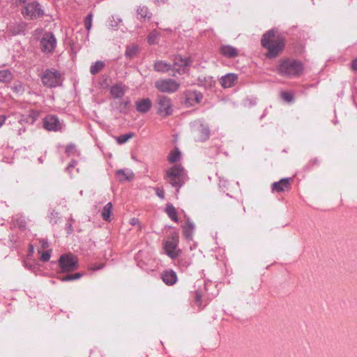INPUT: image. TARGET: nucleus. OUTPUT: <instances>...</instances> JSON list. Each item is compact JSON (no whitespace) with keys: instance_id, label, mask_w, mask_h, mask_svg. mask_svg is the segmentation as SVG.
<instances>
[{"instance_id":"dca6fc26","label":"nucleus","mask_w":357,"mask_h":357,"mask_svg":"<svg viewBox=\"0 0 357 357\" xmlns=\"http://www.w3.org/2000/svg\"><path fill=\"white\" fill-rule=\"evenodd\" d=\"M127 89V86L122 83H117L111 86L110 94L115 99L121 98L124 96Z\"/></svg>"},{"instance_id":"0eeeda50","label":"nucleus","mask_w":357,"mask_h":357,"mask_svg":"<svg viewBox=\"0 0 357 357\" xmlns=\"http://www.w3.org/2000/svg\"><path fill=\"white\" fill-rule=\"evenodd\" d=\"M56 39L54 34L47 32L43 34L40 39V50L45 54H52L56 47Z\"/></svg>"},{"instance_id":"09e8293b","label":"nucleus","mask_w":357,"mask_h":357,"mask_svg":"<svg viewBox=\"0 0 357 357\" xmlns=\"http://www.w3.org/2000/svg\"><path fill=\"white\" fill-rule=\"evenodd\" d=\"M310 163L312 164V165H317L318 164V160L317 158L312 160L310 161Z\"/></svg>"},{"instance_id":"5701e85b","label":"nucleus","mask_w":357,"mask_h":357,"mask_svg":"<svg viewBox=\"0 0 357 357\" xmlns=\"http://www.w3.org/2000/svg\"><path fill=\"white\" fill-rule=\"evenodd\" d=\"M171 68V64L163 61H157L154 63L153 69L154 70L160 73H166L168 72Z\"/></svg>"},{"instance_id":"473e14b6","label":"nucleus","mask_w":357,"mask_h":357,"mask_svg":"<svg viewBox=\"0 0 357 357\" xmlns=\"http://www.w3.org/2000/svg\"><path fill=\"white\" fill-rule=\"evenodd\" d=\"M93 14L89 13L84 20V25L88 31H89L92 26Z\"/></svg>"},{"instance_id":"c85d7f7f","label":"nucleus","mask_w":357,"mask_h":357,"mask_svg":"<svg viewBox=\"0 0 357 357\" xmlns=\"http://www.w3.org/2000/svg\"><path fill=\"white\" fill-rule=\"evenodd\" d=\"M181 155V153L180 151L178 150V149H177V148L174 149V150H172L170 152V153L168 156L169 162L170 163H174V162H177L178 160H179Z\"/></svg>"},{"instance_id":"603ef678","label":"nucleus","mask_w":357,"mask_h":357,"mask_svg":"<svg viewBox=\"0 0 357 357\" xmlns=\"http://www.w3.org/2000/svg\"><path fill=\"white\" fill-rule=\"evenodd\" d=\"M79 194H80V195H83V191H82V190H81V191L79 192Z\"/></svg>"},{"instance_id":"49530a36","label":"nucleus","mask_w":357,"mask_h":357,"mask_svg":"<svg viewBox=\"0 0 357 357\" xmlns=\"http://www.w3.org/2000/svg\"><path fill=\"white\" fill-rule=\"evenodd\" d=\"M82 276V274L80 273H76L73 274V280H78Z\"/></svg>"},{"instance_id":"9d476101","label":"nucleus","mask_w":357,"mask_h":357,"mask_svg":"<svg viewBox=\"0 0 357 357\" xmlns=\"http://www.w3.org/2000/svg\"><path fill=\"white\" fill-rule=\"evenodd\" d=\"M155 86L163 93H174L179 87V84L172 79H160L155 82Z\"/></svg>"},{"instance_id":"de8ad7c7","label":"nucleus","mask_w":357,"mask_h":357,"mask_svg":"<svg viewBox=\"0 0 357 357\" xmlns=\"http://www.w3.org/2000/svg\"><path fill=\"white\" fill-rule=\"evenodd\" d=\"M16 3H24L26 4L27 0H15Z\"/></svg>"},{"instance_id":"37998d69","label":"nucleus","mask_w":357,"mask_h":357,"mask_svg":"<svg viewBox=\"0 0 357 357\" xmlns=\"http://www.w3.org/2000/svg\"><path fill=\"white\" fill-rule=\"evenodd\" d=\"M130 225L135 226V225H139V221L137 218H133L130 219Z\"/></svg>"},{"instance_id":"bb28decb","label":"nucleus","mask_w":357,"mask_h":357,"mask_svg":"<svg viewBox=\"0 0 357 357\" xmlns=\"http://www.w3.org/2000/svg\"><path fill=\"white\" fill-rule=\"evenodd\" d=\"M13 79V75L11 72L7 69L0 70V82H9Z\"/></svg>"},{"instance_id":"aec40b11","label":"nucleus","mask_w":357,"mask_h":357,"mask_svg":"<svg viewBox=\"0 0 357 357\" xmlns=\"http://www.w3.org/2000/svg\"><path fill=\"white\" fill-rule=\"evenodd\" d=\"M162 281L167 285H173L177 281L176 273L172 270L165 271L162 274Z\"/></svg>"},{"instance_id":"f8f14e48","label":"nucleus","mask_w":357,"mask_h":357,"mask_svg":"<svg viewBox=\"0 0 357 357\" xmlns=\"http://www.w3.org/2000/svg\"><path fill=\"white\" fill-rule=\"evenodd\" d=\"M44 127L50 131H57L61 128V124L57 116L48 115L44 119Z\"/></svg>"},{"instance_id":"20e7f679","label":"nucleus","mask_w":357,"mask_h":357,"mask_svg":"<svg viewBox=\"0 0 357 357\" xmlns=\"http://www.w3.org/2000/svg\"><path fill=\"white\" fill-rule=\"evenodd\" d=\"M192 132L195 139L198 142L206 141L209 138L211 132L208 125L201 120H197L192 123Z\"/></svg>"},{"instance_id":"ea45409f","label":"nucleus","mask_w":357,"mask_h":357,"mask_svg":"<svg viewBox=\"0 0 357 357\" xmlns=\"http://www.w3.org/2000/svg\"><path fill=\"white\" fill-rule=\"evenodd\" d=\"M40 244L42 249H47L49 247L48 242L44 239L40 240Z\"/></svg>"},{"instance_id":"f03ea898","label":"nucleus","mask_w":357,"mask_h":357,"mask_svg":"<svg viewBox=\"0 0 357 357\" xmlns=\"http://www.w3.org/2000/svg\"><path fill=\"white\" fill-rule=\"evenodd\" d=\"M165 178L172 186L180 188L187 181L188 176L184 168L181 165H176L166 171ZM176 192H178V189Z\"/></svg>"},{"instance_id":"a878e982","label":"nucleus","mask_w":357,"mask_h":357,"mask_svg":"<svg viewBox=\"0 0 357 357\" xmlns=\"http://www.w3.org/2000/svg\"><path fill=\"white\" fill-rule=\"evenodd\" d=\"M165 211L167 213V215H169V217L173 221H174L175 222H178L177 213H176L175 208L174 207V206L172 204H168L166 206Z\"/></svg>"},{"instance_id":"864d4df0","label":"nucleus","mask_w":357,"mask_h":357,"mask_svg":"<svg viewBox=\"0 0 357 357\" xmlns=\"http://www.w3.org/2000/svg\"><path fill=\"white\" fill-rule=\"evenodd\" d=\"M33 250V248H32V247H31V248H30V250H31V251H32Z\"/></svg>"},{"instance_id":"393cba45","label":"nucleus","mask_w":357,"mask_h":357,"mask_svg":"<svg viewBox=\"0 0 357 357\" xmlns=\"http://www.w3.org/2000/svg\"><path fill=\"white\" fill-rule=\"evenodd\" d=\"M105 66V63L102 61H97L93 63L90 67V73L92 75L98 73Z\"/></svg>"},{"instance_id":"4c0bfd02","label":"nucleus","mask_w":357,"mask_h":357,"mask_svg":"<svg viewBox=\"0 0 357 357\" xmlns=\"http://www.w3.org/2000/svg\"><path fill=\"white\" fill-rule=\"evenodd\" d=\"M155 192H156V195L162 199H163L165 198V192H164V190L163 189H160V188H155Z\"/></svg>"},{"instance_id":"b1692460","label":"nucleus","mask_w":357,"mask_h":357,"mask_svg":"<svg viewBox=\"0 0 357 357\" xmlns=\"http://www.w3.org/2000/svg\"><path fill=\"white\" fill-rule=\"evenodd\" d=\"M112 204L111 202H108L103 208L101 212V216L105 221L109 222L111 220V215L112 211Z\"/></svg>"},{"instance_id":"3c124183","label":"nucleus","mask_w":357,"mask_h":357,"mask_svg":"<svg viewBox=\"0 0 357 357\" xmlns=\"http://www.w3.org/2000/svg\"><path fill=\"white\" fill-rule=\"evenodd\" d=\"M155 1L159 3V2H163L164 0H155Z\"/></svg>"},{"instance_id":"4468645a","label":"nucleus","mask_w":357,"mask_h":357,"mask_svg":"<svg viewBox=\"0 0 357 357\" xmlns=\"http://www.w3.org/2000/svg\"><path fill=\"white\" fill-rule=\"evenodd\" d=\"M184 96L185 104L190 106L199 103L203 98L202 94L197 91H188Z\"/></svg>"},{"instance_id":"a211bd4d","label":"nucleus","mask_w":357,"mask_h":357,"mask_svg":"<svg viewBox=\"0 0 357 357\" xmlns=\"http://www.w3.org/2000/svg\"><path fill=\"white\" fill-rule=\"evenodd\" d=\"M137 110L142 114L148 112L151 107L152 102L149 98H143L135 102Z\"/></svg>"},{"instance_id":"7ed1b4c3","label":"nucleus","mask_w":357,"mask_h":357,"mask_svg":"<svg viewBox=\"0 0 357 357\" xmlns=\"http://www.w3.org/2000/svg\"><path fill=\"white\" fill-rule=\"evenodd\" d=\"M303 70V64L300 61L291 59L281 61L278 67V73L284 77L300 75Z\"/></svg>"},{"instance_id":"ddd939ff","label":"nucleus","mask_w":357,"mask_h":357,"mask_svg":"<svg viewBox=\"0 0 357 357\" xmlns=\"http://www.w3.org/2000/svg\"><path fill=\"white\" fill-rule=\"evenodd\" d=\"M178 241V238L174 236L172 240L167 241L165 245V250L167 255L172 259L178 256V250H176Z\"/></svg>"},{"instance_id":"c756f323","label":"nucleus","mask_w":357,"mask_h":357,"mask_svg":"<svg viewBox=\"0 0 357 357\" xmlns=\"http://www.w3.org/2000/svg\"><path fill=\"white\" fill-rule=\"evenodd\" d=\"M134 136L132 132H129L125 135H121L116 137V142L119 144H122L128 142Z\"/></svg>"},{"instance_id":"6ab92c4d","label":"nucleus","mask_w":357,"mask_h":357,"mask_svg":"<svg viewBox=\"0 0 357 357\" xmlns=\"http://www.w3.org/2000/svg\"><path fill=\"white\" fill-rule=\"evenodd\" d=\"M238 76L234 73H229L221 77V85L224 88H230L237 82Z\"/></svg>"},{"instance_id":"a19ab883","label":"nucleus","mask_w":357,"mask_h":357,"mask_svg":"<svg viewBox=\"0 0 357 357\" xmlns=\"http://www.w3.org/2000/svg\"><path fill=\"white\" fill-rule=\"evenodd\" d=\"M62 282H68L70 280H73V274L68 275L63 278L60 279Z\"/></svg>"},{"instance_id":"412c9836","label":"nucleus","mask_w":357,"mask_h":357,"mask_svg":"<svg viewBox=\"0 0 357 357\" xmlns=\"http://www.w3.org/2000/svg\"><path fill=\"white\" fill-rule=\"evenodd\" d=\"M116 176L121 182L130 181L134 177V174L130 169H119L116 171Z\"/></svg>"},{"instance_id":"a18cd8bd","label":"nucleus","mask_w":357,"mask_h":357,"mask_svg":"<svg viewBox=\"0 0 357 357\" xmlns=\"http://www.w3.org/2000/svg\"><path fill=\"white\" fill-rule=\"evenodd\" d=\"M6 116L4 115H0V128L4 124Z\"/></svg>"},{"instance_id":"423d86ee","label":"nucleus","mask_w":357,"mask_h":357,"mask_svg":"<svg viewBox=\"0 0 357 357\" xmlns=\"http://www.w3.org/2000/svg\"><path fill=\"white\" fill-rule=\"evenodd\" d=\"M158 114L162 116H167L172 114L173 107L171 99L164 95L158 96L156 100Z\"/></svg>"},{"instance_id":"4be33fe9","label":"nucleus","mask_w":357,"mask_h":357,"mask_svg":"<svg viewBox=\"0 0 357 357\" xmlns=\"http://www.w3.org/2000/svg\"><path fill=\"white\" fill-rule=\"evenodd\" d=\"M183 235L186 238L192 240L195 229V224L189 220L182 226Z\"/></svg>"},{"instance_id":"c9c22d12","label":"nucleus","mask_w":357,"mask_h":357,"mask_svg":"<svg viewBox=\"0 0 357 357\" xmlns=\"http://www.w3.org/2000/svg\"><path fill=\"white\" fill-rule=\"evenodd\" d=\"M282 99L288 102H291L294 99V96L289 92H282L281 93Z\"/></svg>"},{"instance_id":"7c9ffc66","label":"nucleus","mask_w":357,"mask_h":357,"mask_svg":"<svg viewBox=\"0 0 357 357\" xmlns=\"http://www.w3.org/2000/svg\"><path fill=\"white\" fill-rule=\"evenodd\" d=\"M137 50H138L137 46L128 47L126 49V51L125 53L126 56L129 57V58L133 57L136 54Z\"/></svg>"},{"instance_id":"f257e3e1","label":"nucleus","mask_w":357,"mask_h":357,"mask_svg":"<svg viewBox=\"0 0 357 357\" xmlns=\"http://www.w3.org/2000/svg\"><path fill=\"white\" fill-rule=\"evenodd\" d=\"M273 29L266 32L261 40V45L268 50L267 56L275 57L284 47V38L276 35Z\"/></svg>"},{"instance_id":"2f4dec72","label":"nucleus","mask_w":357,"mask_h":357,"mask_svg":"<svg viewBox=\"0 0 357 357\" xmlns=\"http://www.w3.org/2000/svg\"><path fill=\"white\" fill-rule=\"evenodd\" d=\"M158 39V33L156 31H152L148 36V43L153 45L157 43Z\"/></svg>"},{"instance_id":"9b49d317","label":"nucleus","mask_w":357,"mask_h":357,"mask_svg":"<svg viewBox=\"0 0 357 357\" xmlns=\"http://www.w3.org/2000/svg\"><path fill=\"white\" fill-rule=\"evenodd\" d=\"M192 61L190 58H183L179 55H176L173 59V67L178 73H184L186 67H188Z\"/></svg>"},{"instance_id":"39448f33","label":"nucleus","mask_w":357,"mask_h":357,"mask_svg":"<svg viewBox=\"0 0 357 357\" xmlns=\"http://www.w3.org/2000/svg\"><path fill=\"white\" fill-rule=\"evenodd\" d=\"M42 82L44 86L52 88L61 84L62 77L61 73L56 70H46L41 77Z\"/></svg>"},{"instance_id":"79ce46f5","label":"nucleus","mask_w":357,"mask_h":357,"mask_svg":"<svg viewBox=\"0 0 357 357\" xmlns=\"http://www.w3.org/2000/svg\"><path fill=\"white\" fill-rule=\"evenodd\" d=\"M351 68L352 70L356 71L357 70V58L353 60Z\"/></svg>"},{"instance_id":"58836bf2","label":"nucleus","mask_w":357,"mask_h":357,"mask_svg":"<svg viewBox=\"0 0 357 357\" xmlns=\"http://www.w3.org/2000/svg\"><path fill=\"white\" fill-rule=\"evenodd\" d=\"M75 147V145L73 144H68L66 148V152L67 153V154L69 155L70 153H71L74 151Z\"/></svg>"},{"instance_id":"6e6552de","label":"nucleus","mask_w":357,"mask_h":357,"mask_svg":"<svg viewBox=\"0 0 357 357\" xmlns=\"http://www.w3.org/2000/svg\"><path fill=\"white\" fill-rule=\"evenodd\" d=\"M22 14L27 20H33L41 17L43 15V10L37 1H31L24 6Z\"/></svg>"},{"instance_id":"5fc2aeb1","label":"nucleus","mask_w":357,"mask_h":357,"mask_svg":"<svg viewBox=\"0 0 357 357\" xmlns=\"http://www.w3.org/2000/svg\"><path fill=\"white\" fill-rule=\"evenodd\" d=\"M33 250V248H32V247H31V248H30V250H31V251H32Z\"/></svg>"},{"instance_id":"f704fd0d","label":"nucleus","mask_w":357,"mask_h":357,"mask_svg":"<svg viewBox=\"0 0 357 357\" xmlns=\"http://www.w3.org/2000/svg\"><path fill=\"white\" fill-rule=\"evenodd\" d=\"M73 222H74V220L70 217L66 225V229L68 234H72L73 231Z\"/></svg>"},{"instance_id":"c03bdc74","label":"nucleus","mask_w":357,"mask_h":357,"mask_svg":"<svg viewBox=\"0 0 357 357\" xmlns=\"http://www.w3.org/2000/svg\"><path fill=\"white\" fill-rule=\"evenodd\" d=\"M76 163H77V162H76V161L73 160V161H72V162L68 165V166L66 167V169H67L68 171H70V170H71V169H73V168H74V167H75V166Z\"/></svg>"},{"instance_id":"8fccbe9b","label":"nucleus","mask_w":357,"mask_h":357,"mask_svg":"<svg viewBox=\"0 0 357 357\" xmlns=\"http://www.w3.org/2000/svg\"><path fill=\"white\" fill-rule=\"evenodd\" d=\"M102 266H97V267H93V268H91V269L93 271H96V270H98V269H100Z\"/></svg>"},{"instance_id":"cd10ccee","label":"nucleus","mask_w":357,"mask_h":357,"mask_svg":"<svg viewBox=\"0 0 357 357\" xmlns=\"http://www.w3.org/2000/svg\"><path fill=\"white\" fill-rule=\"evenodd\" d=\"M137 11L142 18L149 20L151 17L152 14L146 6H139Z\"/></svg>"},{"instance_id":"e433bc0d","label":"nucleus","mask_w":357,"mask_h":357,"mask_svg":"<svg viewBox=\"0 0 357 357\" xmlns=\"http://www.w3.org/2000/svg\"><path fill=\"white\" fill-rule=\"evenodd\" d=\"M202 295L201 292L199 291H197L195 292V301L198 307H201V305H202Z\"/></svg>"},{"instance_id":"f3484780","label":"nucleus","mask_w":357,"mask_h":357,"mask_svg":"<svg viewBox=\"0 0 357 357\" xmlns=\"http://www.w3.org/2000/svg\"><path fill=\"white\" fill-rule=\"evenodd\" d=\"M290 178H282L278 182H275L272 185L273 191L277 192H284L290 188Z\"/></svg>"},{"instance_id":"1a4fd4ad","label":"nucleus","mask_w":357,"mask_h":357,"mask_svg":"<svg viewBox=\"0 0 357 357\" xmlns=\"http://www.w3.org/2000/svg\"><path fill=\"white\" fill-rule=\"evenodd\" d=\"M77 258L73 255H61L59 260V264L62 272H70L77 268Z\"/></svg>"},{"instance_id":"2eb2a0df","label":"nucleus","mask_w":357,"mask_h":357,"mask_svg":"<svg viewBox=\"0 0 357 357\" xmlns=\"http://www.w3.org/2000/svg\"><path fill=\"white\" fill-rule=\"evenodd\" d=\"M220 52L222 56L229 59L238 56V50L229 45H222L220 47Z\"/></svg>"},{"instance_id":"72a5a7b5","label":"nucleus","mask_w":357,"mask_h":357,"mask_svg":"<svg viewBox=\"0 0 357 357\" xmlns=\"http://www.w3.org/2000/svg\"><path fill=\"white\" fill-rule=\"evenodd\" d=\"M52 250H47L43 252L40 257V260L43 261H48L51 257Z\"/></svg>"}]
</instances>
